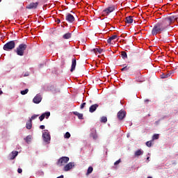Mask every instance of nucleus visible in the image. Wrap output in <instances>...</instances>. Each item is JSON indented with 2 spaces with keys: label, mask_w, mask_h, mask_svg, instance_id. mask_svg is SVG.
<instances>
[{
  "label": "nucleus",
  "mask_w": 178,
  "mask_h": 178,
  "mask_svg": "<svg viewBox=\"0 0 178 178\" xmlns=\"http://www.w3.org/2000/svg\"><path fill=\"white\" fill-rule=\"evenodd\" d=\"M174 20H176L175 16H170L162 18L158 23L165 30L170 26V24H172V23H173Z\"/></svg>",
  "instance_id": "nucleus-1"
},
{
  "label": "nucleus",
  "mask_w": 178,
  "mask_h": 178,
  "mask_svg": "<svg viewBox=\"0 0 178 178\" xmlns=\"http://www.w3.org/2000/svg\"><path fill=\"white\" fill-rule=\"evenodd\" d=\"M174 20H176L175 16H170L162 18L158 23L165 30L170 26V24H172V23H173Z\"/></svg>",
  "instance_id": "nucleus-2"
},
{
  "label": "nucleus",
  "mask_w": 178,
  "mask_h": 178,
  "mask_svg": "<svg viewBox=\"0 0 178 178\" xmlns=\"http://www.w3.org/2000/svg\"><path fill=\"white\" fill-rule=\"evenodd\" d=\"M162 31H165L163 26H161L159 22H157L152 30V35H156V34H161Z\"/></svg>",
  "instance_id": "nucleus-3"
},
{
  "label": "nucleus",
  "mask_w": 178,
  "mask_h": 178,
  "mask_svg": "<svg viewBox=\"0 0 178 178\" xmlns=\"http://www.w3.org/2000/svg\"><path fill=\"white\" fill-rule=\"evenodd\" d=\"M162 31H165L163 26H161L159 22H157L152 30V35H156V34H161Z\"/></svg>",
  "instance_id": "nucleus-4"
},
{
  "label": "nucleus",
  "mask_w": 178,
  "mask_h": 178,
  "mask_svg": "<svg viewBox=\"0 0 178 178\" xmlns=\"http://www.w3.org/2000/svg\"><path fill=\"white\" fill-rule=\"evenodd\" d=\"M26 49H27V44H20L18 47H17L15 52L19 56H23V55H24V51H26Z\"/></svg>",
  "instance_id": "nucleus-5"
},
{
  "label": "nucleus",
  "mask_w": 178,
  "mask_h": 178,
  "mask_svg": "<svg viewBox=\"0 0 178 178\" xmlns=\"http://www.w3.org/2000/svg\"><path fill=\"white\" fill-rule=\"evenodd\" d=\"M16 47V42L15 40H11L10 42H8L6 43L3 49L4 51H12V49H14V48Z\"/></svg>",
  "instance_id": "nucleus-6"
},
{
  "label": "nucleus",
  "mask_w": 178,
  "mask_h": 178,
  "mask_svg": "<svg viewBox=\"0 0 178 178\" xmlns=\"http://www.w3.org/2000/svg\"><path fill=\"white\" fill-rule=\"evenodd\" d=\"M69 159H70L67 156L60 157L57 161V165L58 166H65V165H66V163H67L69 162Z\"/></svg>",
  "instance_id": "nucleus-7"
},
{
  "label": "nucleus",
  "mask_w": 178,
  "mask_h": 178,
  "mask_svg": "<svg viewBox=\"0 0 178 178\" xmlns=\"http://www.w3.org/2000/svg\"><path fill=\"white\" fill-rule=\"evenodd\" d=\"M116 9V6H111L103 10V15L108 16L109 13H112Z\"/></svg>",
  "instance_id": "nucleus-8"
},
{
  "label": "nucleus",
  "mask_w": 178,
  "mask_h": 178,
  "mask_svg": "<svg viewBox=\"0 0 178 178\" xmlns=\"http://www.w3.org/2000/svg\"><path fill=\"white\" fill-rule=\"evenodd\" d=\"M42 137L45 143H49V141H51V135H49L48 131L44 130V132L42 134Z\"/></svg>",
  "instance_id": "nucleus-9"
},
{
  "label": "nucleus",
  "mask_w": 178,
  "mask_h": 178,
  "mask_svg": "<svg viewBox=\"0 0 178 178\" xmlns=\"http://www.w3.org/2000/svg\"><path fill=\"white\" fill-rule=\"evenodd\" d=\"M65 20L68 22V23H74L76 19L74 18V16H73L72 14L68 13L65 17Z\"/></svg>",
  "instance_id": "nucleus-10"
},
{
  "label": "nucleus",
  "mask_w": 178,
  "mask_h": 178,
  "mask_svg": "<svg viewBox=\"0 0 178 178\" xmlns=\"http://www.w3.org/2000/svg\"><path fill=\"white\" fill-rule=\"evenodd\" d=\"M74 166V163L70 162L67 164L65 165V166L63 168L64 172H69L70 169H72V168Z\"/></svg>",
  "instance_id": "nucleus-11"
},
{
  "label": "nucleus",
  "mask_w": 178,
  "mask_h": 178,
  "mask_svg": "<svg viewBox=\"0 0 178 178\" xmlns=\"http://www.w3.org/2000/svg\"><path fill=\"white\" fill-rule=\"evenodd\" d=\"M42 101V97L40 95H36L33 99V102L34 104H40Z\"/></svg>",
  "instance_id": "nucleus-12"
},
{
  "label": "nucleus",
  "mask_w": 178,
  "mask_h": 178,
  "mask_svg": "<svg viewBox=\"0 0 178 178\" xmlns=\"http://www.w3.org/2000/svg\"><path fill=\"white\" fill-rule=\"evenodd\" d=\"M49 116H51V113L50 112H46L44 113L43 114H42L40 117L39 119L40 120V122H42L44 119H48V118H49Z\"/></svg>",
  "instance_id": "nucleus-13"
},
{
  "label": "nucleus",
  "mask_w": 178,
  "mask_h": 178,
  "mask_svg": "<svg viewBox=\"0 0 178 178\" xmlns=\"http://www.w3.org/2000/svg\"><path fill=\"white\" fill-rule=\"evenodd\" d=\"M126 117V111H120L118 113V118L120 120H123Z\"/></svg>",
  "instance_id": "nucleus-14"
},
{
  "label": "nucleus",
  "mask_w": 178,
  "mask_h": 178,
  "mask_svg": "<svg viewBox=\"0 0 178 178\" xmlns=\"http://www.w3.org/2000/svg\"><path fill=\"white\" fill-rule=\"evenodd\" d=\"M99 105L97 104H92L89 108V112L90 113H94L95 111H97V108H99Z\"/></svg>",
  "instance_id": "nucleus-15"
},
{
  "label": "nucleus",
  "mask_w": 178,
  "mask_h": 178,
  "mask_svg": "<svg viewBox=\"0 0 178 178\" xmlns=\"http://www.w3.org/2000/svg\"><path fill=\"white\" fill-rule=\"evenodd\" d=\"M37 6H38V2L31 3L29 5L26 6L27 9H37Z\"/></svg>",
  "instance_id": "nucleus-16"
},
{
  "label": "nucleus",
  "mask_w": 178,
  "mask_h": 178,
  "mask_svg": "<svg viewBox=\"0 0 178 178\" xmlns=\"http://www.w3.org/2000/svg\"><path fill=\"white\" fill-rule=\"evenodd\" d=\"M76 58L72 59L70 72H74L76 70Z\"/></svg>",
  "instance_id": "nucleus-17"
},
{
  "label": "nucleus",
  "mask_w": 178,
  "mask_h": 178,
  "mask_svg": "<svg viewBox=\"0 0 178 178\" xmlns=\"http://www.w3.org/2000/svg\"><path fill=\"white\" fill-rule=\"evenodd\" d=\"M116 39H118V35H114L110 37L107 40V42H108V44H112V41H113V40H116Z\"/></svg>",
  "instance_id": "nucleus-18"
},
{
  "label": "nucleus",
  "mask_w": 178,
  "mask_h": 178,
  "mask_svg": "<svg viewBox=\"0 0 178 178\" xmlns=\"http://www.w3.org/2000/svg\"><path fill=\"white\" fill-rule=\"evenodd\" d=\"M26 127L28 130H31V127H33V121H31V120H29V122H26Z\"/></svg>",
  "instance_id": "nucleus-19"
},
{
  "label": "nucleus",
  "mask_w": 178,
  "mask_h": 178,
  "mask_svg": "<svg viewBox=\"0 0 178 178\" xmlns=\"http://www.w3.org/2000/svg\"><path fill=\"white\" fill-rule=\"evenodd\" d=\"M133 16L126 17V23H128V24H131V23H133Z\"/></svg>",
  "instance_id": "nucleus-20"
},
{
  "label": "nucleus",
  "mask_w": 178,
  "mask_h": 178,
  "mask_svg": "<svg viewBox=\"0 0 178 178\" xmlns=\"http://www.w3.org/2000/svg\"><path fill=\"white\" fill-rule=\"evenodd\" d=\"M63 38L64 40H69V38H72V33H67L63 35Z\"/></svg>",
  "instance_id": "nucleus-21"
},
{
  "label": "nucleus",
  "mask_w": 178,
  "mask_h": 178,
  "mask_svg": "<svg viewBox=\"0 0 178 178\" xmlns=\"http://www.w3.org/2000/svg\"><path fill=\"white\" fill-rule=\"evenodd\" d=\"M73 113L75 115V116L78 117V119L82 120L83 119V114L80 113L77 111H74Z\"/></svg>",
  "instance_id": "nucleus-22"
},
{
  "label": "nucleus",
  "mask_w": 178,
  "mask_h": 178,
  "mask_svg": "<svg viewBox=\"0 0 178 178\" xmlns=\"http://www.w3.org/2000/svg\"><path fill=\"white\" fill-rule=\"evenodd\" d=\"M17 155H19V152L17 151L12 152V156L10 157V159L11 160L15 159V158H16Z\"/></svg>",
  "instance_id": "nucleus-23"
},
{
  "label": "nucleus",
  "mask_w": 178,
  "mask_h": 178,
  "mask_svg": "<svg viewBox=\"0 0 178 178\" xmlns=\"http://www.w3.org/2000/svg\"><path fill=\"white\" fill-rule=\"evenodd\" d=\"M93 52H95V54H102L104 52V49H93Z\"/></svg>",
  "instance_id": "nucleus-24"
},
{
  "label": "nucleus",
  "mask_w": 178,
  "mask_h": 178,
  "mask_svg": "<svg viewBox=\"0 0 178 178\" xmlns=\"http://www.w3.org/2000/svg\"><path fill=\"white\" fill-rule=\"evenodd\" d=\"M144 154V152L141 149H138L136 152H135V156H140V155H143Z\"/></svg>",
  "instance_id": "nucleus-25"
},
{
  "label": "nucleus",
  "mask_w": 178,
  "mask_h": 178,
  "mask_svg": "<svg viewBox=\"0 0 178 178\" xmlns=\"http://www.w3.org/2000/svg\"><path fill=\"white\" fill-rule=\"evenodd\" d=\"M129 70H130V65H125L124 67L121 69L122 72H129Z\"/></svg>",
  "instance_id": "nucleus-26"
},
{
  "label": "nucleus",
  "mask_w": 178,
  "mask_h": 178,
  "mask_svg": "<svg viewBox=\"0 0 178 178\" xmlns=\"http://www.w3.org/2000/svg\"><path fill=\"white\" fill-rule=\"evenodd\" d=\"M92 170H94V168H92L91 166L89 167L86 172V176H88V175H90V173H92Z\"/></svg>",
  "instance_id": "nucleus-27"
},
{
  "label": "nucleus",
  "mask_w": 178,
  "mask_h": 178,
  "mask_svg": "<svg viewBox=\"0 0 178 178\" xmlns=\"http://www.w3.org/2000/svg\"><path fill=\"white\" fill-rule=\"evenodd\" d=\"M121 56L122 59H127V53H126V51H122Z\"/></svg>",
  "instance_id": "nucleus-28"
},
{
  "label": "nucleus",
  "mask_w": 178,
  "mask_h": 178,
  "mask_svg": "<svg viewBox=\"0 0 178 178\" xmlns=\"http://www.w3.org/2000/svg\"><path fill=\"white\" fill-rule=\"evenodd\" d=\"M100 122L102 123H106V122H108V118L106 117H102Z\"/></svg>",
  "instance_id": "nucleus-29"
},
{
  "label": "nucleus",
  "mask_w": 178,
  "mask_h": 178,
  "mask_svg": "<svg viewBox=\"0 0 178 178\" xmlns=\"http://www.w3.org/2000/svg\"><path fill=\"white\" fill-rule=\"evenodd\" d=\"M91 137H92L93 140H97L98 138V135L97 134V132L95 131L93 134H91Z\"/></svg>",
  "instance_id": "nucleus-30"
},
{
  "label": "nucleus",
  "mask_w": 178,
  "mask_h": 178,
  "mask_svg": "<svg viewBox=\"0 0 178 178\" xmlns=\"http://www.w3.org/2000/svg\"><path fill=\"white\" fill-rule=\"evenodd\" d=\"M159 138V134H154L152 136V141H154V140H158Z\"/></svg>",
  "instance_id": "nucleus-31"
},
{
  "label": "nucleus",
  "mask_w": 178,
  "mask_h": 178,
  "mask_svg": "<svg viewBox=\"0 0 178 178\" xmlns=\"http://www.w3.org/2000/svg\"><path fill=\"white\" fill-rule=\"evenodd\" d=\"M27 92H29V89H25L24 90L21 91L22 95H26V94H27Z\"/></svg>",
  "instance_id": "nucleus-32"
},
{
  "label": "nucleus",
  "mask_w": 178,
  "mask_h": 178,
  "mask_svg": "<svg viewBox=\"0 0 178 178\" xmlns=\"http://www.w3.org/2000/svg\"><path fill=\"white\" fill-rule=\"evenodd\" d=\"M25 140L28 143H30L31 141V136H26Z\"/></svg>",
  "instance_id": "nucleus-33"
},
{
  "label": "nucleus",
  "mask_w": 178,
  "mask_h": 178,
  "mask_svg": "<svg viewBox=\"0 0 178 178\" xmlns=\"http://www.w3.org/2000/svg\"><path fill=\"white\" fill-rule=\"evenodd\" d=\"M37 118H38V115H33L31 116L30 120H31V122H33V120H34V119H37Z\"/></svg>",
  "instance_id": "nucleus-34"
},
{
  "label": "nucleus",
  "mask_w": 178,
  "mask_h": 178,
  "mask_svg": "<svg viewBox=\"0 0 178 178\" xmlns=\"http://www.w3.org/2000/svg\"><path fill=\"white\" fill-rule=\"evenodd\" d=\"M71 136L70 133L66 132L64 135V138H69Z\"/></svg>",
  "instance_id": "nucleus-35"
},
{
  "label": "nucleus",
  "mask_w": 178,
  "mask_h": 178,
  "mask_svg": "<svg viewBox=\"0 0 178 178\" xmlns=\"http://www.w3.org/2000/svg\"><path fill=\"white\" fill-rule=\"evenodd\" d=\"M147 147H152V141H147L146 142Z\"/></svg>",
  "instance_id": "nucleus-36"
},
{
  "label": "nucleus",
  "mask_w": 178,
  "mask_h": 178,
  "mask_svg": "<svg viewBox=\"0 0 178 178\" xmlns=\"http://www.w3.org/2000/svg\"><path fill=\"white\" fill-rule=\"evenodd\" d=\"M168 77H169V74L161 75V79H168Z\"/></svg>",
  "instance_id": "nucleus-37"
},
{
  "label": "nucleus",
  "mask_w": 178,
  "mask_h": 178,
  "mask_svg": "<svg viewBox=\"0 0 178 178\" xmlns=\"http://www.w3.org/2000/svg\"><path fill=\"white\" fill-rule=\"evenodd\" d=\"M86 103H83V104H81V109H83L84 108V106H86Z\"/></svg>",
  "instance_id": "nucleus-38"
},
{
  "label": "nucleus",
  "mask_w": 178,
  "mask_h": 178,
  "mask_svg": "<svg viewBox=\"0 0 178 178\" xmlns=\"http://www.w3.org/2000/svg\"><path fill=\"white\" fill-rule=\"evenodd\" d=\"M40 129L41 130H44V129H45V126H44V125H40Z\"/></svg>",
  "instance_id": "nucleus-39"
},
{
  "label": "nucleus",
  "mask_w": 178,
  "mask_h": 178,
  "mask_svg": "<svg viewBox=\"0 0 178 178\" xmlns=\"http://www.w3.org/2000/svg\"><path fill=\"white\" fill-rule=\"evenodd\" d=\"M120 162V159H119L118 161H115L114 163V165H119Z\"/></svg>",
  "instance_id": "nucleus-40"
},
{
  "label": "nucleus",
  "mask_w": 178,
  "mask_h": 178,
  "mask_svg": "<svg viewBox=\"0 0 178 178\" xmlns=\"http://www.w3.org/2000/svg\"><path fill=\"white\" fill-rule=\"evenodd\" d=\"M17 172L18 173H22L23 172V170H22V168H18Z\"/></svg>",
  "instance_id": "nucleus-41"
},
{
  "label": "nucleus",
  "mask_w": 178,
  "mask_h": 178,
  "mask_svg": "<svg viewBox=\"0 0 178 178\" xmlns=\"http://www.w3.org/2000/svg\"><path fill=\"white\" fill-rule=\"evenodd\" d=\"M2 94H3V92H2V90H0V95H2Z\"/></svg>",
  "instance_id": "nucleus-42"
},
{
  "label": "nucleus",
  "mask_w": 178,
  "mask_h": 178,
  "mask_svg": "<svg viewBox=\"0 0 178 178\" xmlns=\"http://www.w3.org/2000/svg\"><path fill=\"white\" fill-rule=\"evenodd\" d=\"M57 178H63V175H61L60 177H58Z\"/></svg>",
  "instance_id": "nucleus-43"
},
{
  "label": "nucleus",
  "mask_w": 178,
  "mask_h": 178,
  "mask_svg": "<svg viewBox=\"0 0 178 178\" xmlns=\"http://www.w3.org/2000/svg\"><path fill=\"white\" fill-rule=\"evenodd\" d=\"M149 102V100H148V99L145 100V102Z\"/></svg>",
  "instance_id": "nucleus-44"
},
{
  "label": "nucleus",
  "mask_w": 178,
  "mask_h": 178,
  "mask_svg": "<svg viewBox=\"0 0 178 178\" xmlns=\"http://www.w3.org/2000/svg\"><path fill=\"white\" fill-rule=\"evenodd\" d=\"M147 161H149V157H147Z\"/></svg>",
  "instance_id": "nucleus-45"
},
{
  "label": "nucleus",
  "mask_w": 178,
  "mask_h": 178,
  "mask_svg": "<svg viewBox=\"0 0 178 178\" xmlns=\"http://www.w3.org/2000/svg\"><path fill=\"white\" fill-rule=\"evenodd\" d=\"M0 2H2V0H0Z\"/></svg>",
  "instance_id": "nucleus-46"
},
{
  "label": "nucleus",
  "mask_w": 178,
  "mask_h": 178,
  "mask_svg": "<svg viewBox=\"0 0 178 178\" xmlns=\"http://www.w3.org/2000/svg\"><path fill=\"white\" fill-rule=\"evenodd\" d=\"M58 22H60V20H58Z\"/></svg>",
  "instance_id": "nucleus-47"
},
{
  "label": "nucleus",
  "mask_w": 178,
  "mask_h": 178,
  "mask_svg": "<svg viewBox=\"0 0 178 178\" xmlns=\"http://www.w3.org/2000/svg\"><path fill=\"white\" fill-rule=\"evenodd\" d=\"M58 22H60V20H58Z\"/></svg>",
  "instance_id": "nucleus-48"
}]
</instances>
